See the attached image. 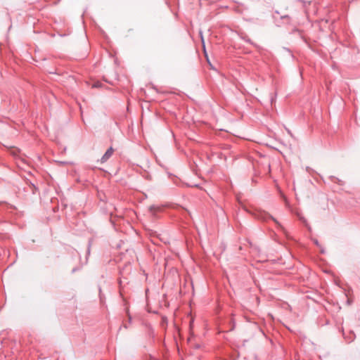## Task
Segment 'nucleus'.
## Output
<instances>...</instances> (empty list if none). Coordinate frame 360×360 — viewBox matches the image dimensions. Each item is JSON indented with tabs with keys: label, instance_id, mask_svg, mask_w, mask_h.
<instances>
[{
	"label": "nucleus",
	"instance_id": "obj_1",
	"mask_svg": "<svg viewBox=\"0 0 360 360\" xmlns=\"http://www.w3.org/2000/svg\"><path fill=\"white\" fill-rule=\"evenodd\" d=\"M114 152V150L112 148H110L109 149H108V150L105 152V153L103 155V156L101 158V162H105V161H107L112 155Z\"/></svg>",
	"mask_w": 360,
	"mask_h": 360
},
{
	"label": "nucleus",
	"instance_id": "obj_2",
	"mask_svg": "<svg viewBox=\"0 0 360 360\" xmlns=\"http://www.w3.org/2000/svg\"><path fill=\"white\" fill-rule=\"evenodd\" d=\"M162 207L157 205H151L149 207V210L152 214H155V212H160Z\"/></svg>",
	"mask_w": 360,
	"mask_h": 360
},
{
	"label": "nucleus",
	"instance_id": "obj_3",
	"mask_svg": "<svg viewBox=\"0 0 360 360\" xmlns=\"http://www.w3.org/2000/svg\"><path fill=\"white\" fill-rule=\"evenodd\" d=\"M200 37H201V41H202V47H203V51H204V53H205V58H206V59H207V63H209V65L211 66V63H210V60H209V58H208L207 53L206 50H205V42H204L203 37H202V33H201V32L200 33Z\"/></svg>",
	"mask_w": 360,
	"mask_h": 360
},
{
	"label": "nucleus",
	"instance_id": "obj_4",
	"mask_svg": "<svg viewBox=\"0 0 360 360\" xmlns=\"http://www.w3.org/2000/svg\"><path fill=\"white\" fill-rule=\"evenodd\" d=\"M93 86L94 87H97V86H98V84H94Z\"/></svg>",
	"mask_w": 360,
	"mask_h": 360
}]
</instances>
